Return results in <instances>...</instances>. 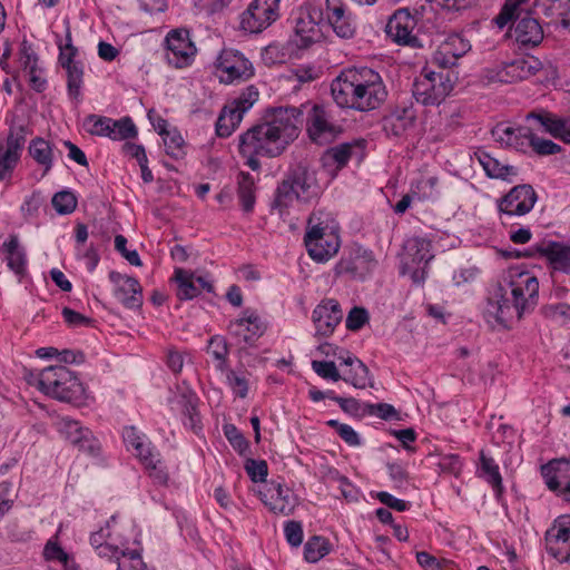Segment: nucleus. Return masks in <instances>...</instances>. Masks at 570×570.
<instances>
[{
	"instance_id": "obj_62",
	"label": "nucleus",
	"mask_w": 570,
	"mask_h": 570,
	"mask_svg": "<svg viewBox=\"0 0 570 570\" xmlns=\"http://www.w3.org/2000/svg\"><path fill=\"white\" fill-rule=\"evenodd\" d=\"M58 47L60 50L58 61L63 69L67 70V69L71 68L72 65L80 63V61L75 60V57L78 53L77 47H75L73 45L62 46L60 42H58Z\"/></svg>"
},
{
	"instance_id": "obj_60",
	"label": "nucleus",
	"mask_w": 570,
	"mask_h": 570,
	"mask_svg": "<svg viewBox=\"0 0 570 570\" xmlns=\"http://www.w3.org/2000/svg\"><path fill=\"white\" fill-rule=\"evenodd\" d=\"M438 183L439 179L435 176L422 177L412 186L413 191L419 194L422 198H431L434 195Z\"/></svg>"
},
{
	"instance_id": "obj_11",
	"label": "nucleus",
	"mask_w": 570,
	"mask_h": 570,
	"mask_svg": "<svg viewBox=\"0 0 570 570\" xmlns=\"http://www.w3.org/2000/svg\"><path fill=\"white\" fill-rule=\"evenodd\" d=\"M546 548L559 562L570 560V515L559 517L547 531Z\"/></svg>"
},
{
	"instance_id": "obj_22",
	"label": "nucleus",
	"mask_w": 570,
	"mask_h": 570,
	"mask_svg": "<svg viewBox=\"0 0 570 570\" xmlns=\"http://www.w3.org/2000/svg\"><path fill=\"white\" fill-rule=\"evenodd\" d=\"M487 313L492 315L504 328H509L514 318L520 320L523 316V313L519 311L517 304L512 301V296L508 297L503 293L502 286H499L493 297L489 298Z\"/></svg>"
},
{
	"instance_id": "obj_7",
	"label": "nucleus",
	"mask_w": 570,
	"mask_h": 570,
	"mask_svg": "<svg viewBox=\"0 0 570 570\" xmlns=\"http://www.w3.org/2000/svg\"><path fill=\"white\" fill-rule=\"evenodd\" d=\"M538 196L531 185L514 186L507 195L498 200V210L503 224H508L513 216H524L532 210Z\"/></svg>"
},
{
	"instance_id": "obj_13",
	"label": "nucleus",
	"mask_w": 570,
	"mask_h": 570,
	"mask_svg": "<svg viewBox=\"0 0 570 570\" xmlns=\"http://www.w3.org/2000/svg\"><path fill=\"white\" fill-rule=\"evenodd\" d=\"M415 26L416 20L410 11L407 9H399L389 19L385 31L397 45L416 48L421 45L416 36L413 35Z\"/></svg>"
},
{
	"instance_id": "obj_21",
	"label": "nucleus",
	"mask_w": 570,
	"mask_h": 570,
	"mask_svg": "<svg viewBox=\"0 0 570 570\" xmlns=\"http://www.w3.org/2000/svg\"><path fill=\"white\" fill-rule=\"evenodd\" d=\"M307 131L312 141L318 145L331 142L340 132L337 127L330 121L326 110L317 105L312 108L308 116Z\"/></svg>"
},
{
	"instance_id": "obj_43",
	"label": "nucleus",
	"mask_w": 570,
	"mask_h": 570,
	"mask_svg": "<svg viewBox=\"0 0 570 570\" xmlns=\"http://www.w3.org/2000/svg\"><path fill=\"white\" fill-rule=\"evenodd\" d=\"M525 146L532 147L533 151L540 156L554 155L561 151V146L549 139H543L533 134L529 128V135L525 139Z\"/></svg>"
},
{
	"instance_id": "obj_63",
	"label": "nucleus",
	"mask_w": 570,
	"mask_h": 570,
	"mask_svg": "<svg viewBox=\"0 0 570 570\" xmlns=\"http://www.w3.org/2000/svg\"><path fill=\"white\" fill-rule=\"evenodd\" d=\"M366 414H375L383 420L397 419V412L393 405L387 403L365 404Z\"/></svg>"
},
{
	"instance_id": "obj_48",
	"label": "nucleus",
	"mask_w": 570,
	"mask_h": 570,
	"mask_svg": "<svg viewBox=\"0 0 570 570\" xmlns=\"http://www.w3.org/2000/svg\"><path fill=\"white\" fill-rule=\"evenodd\" d=\"M117 570H145L146 564L144 563L141 556L138 551H124L116 559Z\"/></svg>"
},
{
	"instance_id": "obj_61",
	"label": "nucleus",
	"mask_w": 570,
	"mask_h": 570,
	"mask_svg": "<svg viewBox=\"0 0 570 570\" xmlns=\"http://www.w3.org/2000/svg\"><path fill=\"white\" fill-rule=\"evenodd\" d=\"M127 238L124 235H117L115 237V248L118 250L121 256L128 261L129 264L134 266H141L142 262L137 253V250H129L127 247Z\"/></svg>"
},
{
	"instance_id": "obj_64",
	"label": "nucleus",
	"mask_w": 570,
	"mask_h": 570,
	"mask_svg": "<svg viewBox=\"0 0 570 570\" xmlns=\"http://www.w3.org/2000/svg\"><path fill=\"white\" fill-rule=\"evenodd\" d=\"M287 542L293 547L301 546L303 541V528L298 521H288L284 528Z\"/></svg>"
},
{
	"instance_id": "obj_16",
	"label": "nucleus",
	"mask_w": 570,
	"mask_h": 570,
	"mask_svg": "<svg viewBox=\"0 0 570 570\" xmlns=\"http://www.w3.org/2000/svg\"><path fill=\"white\" fill-rule=\"evenodd\" d=\"M109 279L115 285L116 298L128 309H138L142 305V288L131 276L116 271L109 273Z\"/></svg>"
},
{
	"instance_id": "obj_25",
	"label": "nucleus",
	"mask_w": 570,
	"mask_h": 570,
	"mask_svg": "<svg viewBox=\"0 0 570 570\" xmlns=\"http://www.w3.org/2000/svg\"><path fill=\"white\" fill-rule=\"evenodd\" d=\"M537 120L547 132L554 138L570 144V118H560L549 111H532L527 115V120Z\"/></svg>"
},
{
	"instance_id": "obj_33",
	"label": "nucleus",
	"mask_w": 570,
	"mask_h": 570,
	"mask_svg": "<svg viewBox=\"0 0 570 570\" xmlns=\"http://www.w3.org/2000/svg\"><path fill=\"white\" fill-rule=\"evenodd\" d=\"M174 279L177 283L176 295L180 301H188L200 294V288L195 283V276L191 272L176 268Z\"/></svg>"
},
{
	"instance_id": "obj_23",
	"label": "nucleus",
	"mask_w": 570,
	"mask_h": 570,
	"mask_svg": "<svg viewBox=\"0 0 570 570\" xmlns=\"http://www.w3.org/2000/svg\"><path fill=\"white\" fill-rule=\"evenodd\" d=\"M325 13L328 24L340 38L350 39L355 35V23L341 0H326Z\"/></svg>"
},
{
	"instance_id": "obj_15",
	"label": "nucleus",
	"mask_w": 570,
	"mask_h": 570,
	"mask_svg": "<svg viewBox=\"0 0 570 570\" xmlns=\"http://www.w3.org/2000/svg\"><path fill=\"white\" fill-rule=\"evenodd\" d=\"M512 301L523 314L531 312L538 304L539 282L528 273H521L510 282Z\"/></svg>"
},
{
	"instance_id": "obj_40",
	"label": "nucleus",
	"mask_w": 570,
	"mask_h": 570,
	"mask_svg": "<svg viewBox=\"0 0 570 570\" xmlns=\"http://www.w3.org/2000/svg\"><path fill=\"white\" fill-rule=\"evenodd\" d=\"M207 351L217 362L216 367L224 371L227 366V355L229 353L226 338L222 335L212 336L208 341Z\"/></svg>"
},
{
	"instance_id": "obj_8",
	"label": "nucleus",
	"mask_w": 570,
	"mask_h": 570,
	"mask_svg": "<svg viewBox=\"0 0 570 570\" xmlns=\"http://www.w3.org/2000/svg\"><path fill=\"white\" fill-rule=\"evenodd\" d=\"M279 0H254L240 17V27L245 31L258 33L278 18Z\"/></svg>"
},
{
	"instance_id": "obj_29",
	"label": "nucleus",
	"mask_w": 570,
	"mask_h": 570,
	"mask_svg": "<svg viewBox=\"0 0 570 570\" xmlns=\"http://www.w3.org/2000/svg\"><path fill=\"white\" fill-rule=\"evenodd\" d=\"M2 250L6 254L7 266L16 275L22 277L27 271V254L20 245L19 237L16 234L9 236L2 244Z\"/></svg>"
},
{
	"instance_id": "obj_3",
	"label": "nucleus",
	"mask_w": 570,
	"mask_h": 570,
	"mask_svg": "<svg viewBox=\"0 0 570 570\" xmlns=\"http://www.w3.org/2000/svg\"><path fill=\"white\" fill-rule=\"evenodd\" d=\"M38 387L53 399L72 404H80L85 395L82 383L63 365L42 370L39 374Z\"/></svg>"
},
{
	"instance_id": "obj_31",
	"label": "nucleus",
	"mask_w": 570,
	"mask_h": 570,
	"mask_svg": "<svg viewBox=\"0 0 570 570\" xmlns=\"http://www.w3.org/2000/svg\"><path fill=\"white\" fill-rule=\"evenodd\" d=\"M404 261H409L410 264L420 265L424 263V265H428L434 257L433 254H431V242L423 237L409 238L404 244Z\"/></svg>"
},
{
	"instance_id": "obj_24",
	"label": "nucleus",
	"mask_w": 570,
	"mask_h": 570,
	"mask_svg": "<svg viewBox=\"0 0 570 570\" xmlns=\"http://www.w3.org/2000/svg\"><path fill=\"white\" fill-rule=\"evenodd\" d=\"M376 265L372 252H357L355 255L343 257L335 266L337 275H347L354 279H363Z\"/></svg>"
},
{
	"instance_id": "obj_59",
	"label": "nucleus",
	"mask_w": 570,
	"mask_h": 570,
	"mask_svg": "<svg viewBox=\"0 0 570 570\" xmlns=\"http://www.w3.org/2000/svg\"><path fill=\"white\" fill-rule=\"evenodd\" d=\"M416 561L424 570H443L451 563L448 559L439 560L426 551L416 552Z\"/></svg>"
},
{
	"instance_id": "obj_19",
	"label": "nucleus",
	"mask_w": 570,
	"mask_h": 570,
	"mask_svg": "<svg viewBox=\"0 0 570 570\" xmlns=\"http://www.w3.org/2000/svg\"><path fill=\"white\" fill-rule=\"evenodd\" d=\"M547 487L567 501H570V461L566 459L552 460L541 468Z\"/></svg>"
},
{
	"instance_id": "obj_2",
	"label": "nucleus",
	"mask_w": 570,
	"mask_h": 570,
	"mask_svg": "<svg viewBox=\"0 0 570 570\" xmlns=\"http://www.w3.org/2000/svg\"><path fill=\"white\" fill-rule=\"evenodd\" d=\"M331 94L338 107L357 111L379 108L387 96L381 76L370 68L342 71L332 81Z\"/></svg>"
},
{
	"instance_id": "obj_46",
	"label": "nucleus",
	"mask_w": 570,
	"mask_h": 570,
	"mask_svg": "<svg viewBox=\"0 0 570 570\" xmlns=\"http://www.w3.org/2000/svg\"><path fill=\"white\" fill-rule=\"evenodd\" d=\"M51 204L60 215L71 214L77 207V197L69 190H61L53 195Z\"/></svg>"
},
{
	"instance_id": "obj_18",
	"label": "nucleus",
	"mask_w": 570,
	"mask_h": 570,
	"mask_svg": "<svg viewBox=\"0 0 570 570\" xmlns=\"http://www.w3.org/2000/svg\"><path fill=\"white\" fill-rule=\"evenodd\" d=\"M343 317L341 305L333 298L323 299L313 311L312 321L316 335L328 337Z\"/></svg>"
},
{
	"instance_id": "obj_12",
	"label": "nucleus",
	"mask_w": 570,
	"mask_h": 570,
	"mask_svg": "<svg viewBox=\"0 0 570 570\" xmlns=\"http://www.w3.org/2000/svg\"><path fill=\"white\" fill-rule=\"evenodd\" d=\"M216 67L225 75L222 76V80L228 83L235 80L245 81L254 75L250 61L233 49L222 50L216 60Z\"/></svg>"
},
{
	"instance_id": "obj_34",
	"label": "nucleus",
	"mask_w": 570,
	"mask_h": 570,
	"mask_svg": "<svg viewBox=\"0 0 570 570\" xmlns=\"http://www.w3.org/2000/svg\"><path fill=\"white\" fill-rule=\"evenodd\" d=\"M28 151L35 161L45 168V173L51 169L53 164L52 148L47 140L36 137L30 141Z\"/></svg>"
},
{
	"instance_id": "obj_28",
	"label": "nucleus",
	"mask_w": 570,
	"mask_h": 570,
	"mask_svg": "<svg viewBox=\"0 0 570 570\" xmlns=\"http://www.w3.org/2000/svg\"><path fill=\"white\" fill-rule=\"evenodd\" d=\"M542 68L541 61L533 57L527 56L522 58H518L510 63H508L504 69V76L507 77L505 81H519L528 79L531 76H534Z\"/></svg>"
},
{
	"instance_id": "obj_38",
	"label": "nucleus",
	"mask_w": 570,
	"mask_h": 570,
	"mask_svg": "<svg viewBox=\"0 0 570 570\" xmlns=\"http://www.w3.org/2000/svg\"><path fill=\"white\" fill-rule=\"evenodd\" d=\"M546 254L554 269L570 273V247L558 243H551L547 247Z\"/></svg>"
},
{
	"instance_id": "obj_49",
	"label": "nucleus",
	"mask_w": 570,
	"mask_h": 570,
	"mask_svg": "<svg viewBox=\"0 0 570 570\" xmlns=\"http://www.w3.org/2000/svg\"><path fill=\"white\" fill-rule=\"evenodd\" d=\"M125 441L135 449L136 454L144 461L145 464L153 463V455L149 449L144 444L140 436L137 435L134 428L127 429L125 432Z\"/></svg>"
},
{
	"instance_id": "obj_30",
	"label": "nucleus",
	"mask_w": 570,
	"mask_h": 570,
	"mask_svg": "<svg viewBox=\"0 0 570 570\" xmlns=\"http://www.w3.org/2000/svg\"><path fill=\"white\" fill-rule=\"evenodd\" d=\"M529 135V127L508 126L505 124H498L492 129V136L494 139L507 146H512L517 149H523L525 147V139Z\"/></svg>"
},
{
	"instance_id": "obj_56",
	"label": "nucleus",
	"mask_w": 570,
	"mask_h": 570,
	"mask_svg": "<svg viewBox=\"0 0 570 570\" xmlns=\"http://www.w3.org/2000/svg\"><path fill=\"white\" fill-rule=\"evenodd\" d=\"M85 126L90 135L105 137L108 126H111V118L89 115L85 119Z\"/></svg>"
},
{
	"instance_id": "obj_44",
	"label": "nucleus",
	"mask_w": 570,
	"mask_h": 570,
	"mask_svg": "<svg viewBox=\"0 0 570 570\" xmlns=\"http://www.w3.org/2000/svg\"><path fill=\"white\" fill-rule=\"evenodd\" d=\"M328 552V543L322 537H313L304 546V557L308 562H317Z\"/></svg>"
},
{
	"instance_id": "obj_47",
	"label": "nucleus",
	"mask_w": 570,
	"mask_h": 570,
	"mask_svg": "<svg viewBox=\"0 0 570 570\" xmlns=\"http://www.w3.org/2000/svg\"><path fill=\"white\" fill-rule=\"evenodd\" d=\"M259 92L255 86H248L233 102V106L229 107L234 111H238L239 116H244V114L253 107V105L258 100Z\"/></svg>"
},
{
	"instance_id": "obj_50",
	"label": "nucleus",
	"mask_w": 570,
	"mask_h": 570,
	"mask_svg": "<svg viewBox=\"0 0 570 570\" xmlns=\"http://www.w3.org/2000/svg\"><path fill=\"white\" fill-rule=\"evenodd\" d=\"M224 435L240 455L245 454V452L249 449V442L245 439L243 433L234 425V424H225Z\"/></svg>"
},
{
	"instance_id": "obj_9",
	"label": "nucleus",
	"mask_w": 570,
	"mask_h": 570,
	"mask_svg": "<svg viewBox=\"0 0 570 570\" xmlns=\"http://www.w3.org/2000/svg\"><path fill=\"white\" fill-rule=\"evenodd\" d=\"M265 331V322L252 309H245L242 317L230 321L228 325L229 335L244 346H253Z\"/></svg>"
},
{
	"instance_id": "obj_27",
	"label": "nucleus",
	"mask_w": 570,
	"mask_h": 570,
	"mask_svg": "<svg viewBox=\"0 0 570 570\" xmlns=\"http://www.w3.org/2000/svg\"><path fill=\"white\" fill-rule=\"evenodd\" d=\"M515 39L523 46H538L543 39V30L538 19L527 11L514 27Z\"/></svg>"
},
{
	"instance_id": "obj_58",
	"label": "nucleus",
	"mask_w": 570,
	"mask_h": 570,
	"mask_svg": "<svg viewBox=\"0 0 570 570\" xmlns=\"http://www.w3.org/2000/svg\"><path fill=\"white\" fill-rule=\"evenodd\" d=\"M368 322V313L364 307H353L346 317V327L350 331H358Z\"/></svg>"
},
{
	"instance_id": "obj_39",
	"label": "nucleus",
	"mask_w": 570,
	"mask_h": 570,
	"mask_svg": "<svg viewBox=\"0 0 570 570\" xmlns=\"http://www.w3.org/2000/svg\"><path fill=\"white\" fill-rule=\"evenodd\" d=\"M242 119L243 117L239 116L238 111H234L229 107H224L216 121V134L219 137H229L240 124Z\"/></svg>"
},
{
	"instance_id": "obj_10",
	"label": "nucleus",
	"mask_w": 570,
	"mask_h": 570,
	"mask_svg": "<svg viewBox=\"0 0 570 570\" xmlns=\"http://www.w3.org/2000/svg\"><path fill=\"white\" fill-rule=\"evenodd\" d=\"M166 59L175 68L188 66L195 53L196 47L189 38V32L185 29L170 31L166 37Z\"/></svg>"
},
{
	"instance_id": "obj_6",
	"label": "nucleus",
	"mask_w": 570,
	"mask_h": 570,
	"mask_svg": "<svg viewBox=\"0 0 570 570\" xmlns=\"http://www.w3.org/2000/svg\"><path fill=\"white\" fill-rule=\"evenodd\" d=\"M453 83L449 73L426 72L413 83V96L424 106L441 104L452 91Z\"/></svg>"
},
{
	"instance_id": "obj_20",
	"label": "nucleus",
	"mask_w": 570,
	"mask_h": 570,
	"mask_svg": "<svg viewBox=\"0 0 570 570\" xmlns=\"http://www.w3.org/2000/svg\"><path fill=\"white\" fill-rule=\"evenodd\" d=\"M417 118L413 104L399 105L383 120V130L387 136L401 137L415 126Z\"/></svg>"
},
{
	"instance_id": "obj_57",
	"label": "nucleus",
	"mask_w": 570,
	"mask_h": 570,
	"mask_svg": "<svg viewBox=\"0 0 570 570\" xmlns=\"http://www.w3.org/2000/svg\"><path fill=\"white\" fill-rule=\"evenodd\" d=\"M111 126L116 127L117 140L135 138L138 134L137 128L130 117H124L118 120L111 119Z\"/></svg>"
},
{
	"instance_id": "obj_35",
	"label": "nucleus",
	"mask_w": 570,
	"mask_h": 570,
	"mask_svg": "<svg viewBox=\"0 0 570 570\" xmlns=\"http://www.w3.org/2000/svg\"><path fill=\"white\" fill-rule=\"evenodd\" d=\"M237 194L245 213H250L255 205V184L253 177L248 173H239Z\"/></svg>"
},
{
	"instance_id": "obj_1",
	"label": "nucleus",
	"mask_w": 570,
	"mask_h": 570,
	"mask_svg": "<svg viewBox=\"0 0 570 570\" xmlns=\"http://www.w3.org/2000/svg\"><path fill=\"white\" fill-rule=\"evenodd\" d=\"M303 110L299 107H274L265 111L262 121L239 137V153L247 158L246 165L258 170V157L274 158L284 153L303 126Z\"/></svg>"
},
{
	"instance_id": "obj_41",
	"label": "nucleus",
	"mask_w": 570,
	"mask_h": 570,
	"mask_svg": "<svg viewBox=\"0 0 570 570\" xmlns=\"http://www.w3.org/2000/svg\"><path fill=\"white\" fill-rule=\"evenodd\" d=\"M27 131L24 126L11 127L6 141L4 154L20 159L21 150L26 142Z\"/></svg>"
},
{
	"instance_id": "obj_45",
	"label": "nucleus",
	"mask_w": 570,
	"mask_h": 570,
	"mask_svg": "<svg viewBox=\"0 0 570 570\" xmlns=\"http://www.w3.org/2000/svg\"><path fill=\"white\" fill-rule=\"evenodd\" d=\"M67 89L72 99L78 100L80 97V88L83 83V66L82 63L72 65L67 69Z\"/></svg>"
},
{
	"instance_id": "obj_26",
	"label": "nucleus",
	"mask_w": 570,
	"mask_h": 570,
	"mask_svg": "<svg viewBox=\"0 0 570 570\" xmlns=\"http://www.w3.org/2000/svg\"><path fill=\"white\" fill-rule=\"evenodd\" d=\"M363 148L362 140H354L352 142H343L337 146L328 148L322 156L324 166H335L336 169H342L353 156H360Z\"/></svg>"
},
{
	"instance_id": "obj_4",
	"label": "nucleus",
	"mask_w": 570,
	"mask_h": 570,
	"mask_svg": "<svg viewBox=\"0 0 570 570\" xmlns=\"http://www.w3.org/2000/svg\"><path fill=\"white\" fill-rule=\"evenodd\" d=\"M315 195L314 174L305 165L298 164L278 185L273 206L282 214L294 200L307 203Z\"/></svg>"
},
{
	"instance_id": "obj_32",
	"label": "nucleus",
	"mask_w": 570,
	"mask_h": 570,
	"mask_svg": "<svg viewBox=\"0 0 570 570\" xmlns=\"http://www.w3.org/2000/svg\"><path fill=\"white\" fill-rule=\"evenodd\" d=\"M480 476L491 484L497 498L500 499L503 493V484L499 465L484 451L480 452Z\"/></svg>"
},
{
	"instance_id": "obj_51",
	"label": "nucleus",
	"mask_w": 570,
	"mask_h": 570,
	"mask_svg": "<svg viewBox=\"0 0 570 570\" xmlns=\"http://www.w3.org/2000/svg\"><path fill=\"white\" fill-rule=\"evenodd\" d=\"M441 45L451 52L453 59L463 57L471 49L469 40L456 33L449 36Z\"/></svg>"
},
{
	"instance_id": "obj_53",
	"label": "nucleus",
	"mask_w": 570,
	"mask_h": 570,
	"mask_svg": "<svg viewBox=\"0 0 570 570\" xmlns=\"http://www.w3.org/2000/svg\"><path fill=\"white\" fill-rule=\"evenodd\" d=\"M312 368L322 379L331 380L334 382L342 380V375L334 362L314 360L312 361Z\"/></svg>"
},
{
	"instance_id": "obj_52",
	"label": "nucleus",
	"mask_w": 570,
	"mask_h": 570,
	"mask_svg": "<svg viewBox=\"0 0 570 570\" xmlns=\"http://www.w3.org/2000/svg\"><path fill=\"white\" fill-rule=\"evenodd\" d=\"M542 315L551 321L566 323L570 321V305L566 303L548 304L541 308Z\"/></svg>"
},
{
	"instance_id": "obj_14",
	"label": "nucleus",
	"mask_w": 570,
	"mask_h": 570,
	"mask_svg": "<svg viewBox=\"0 0 570 570\" xmlns=\"http://www.w3.org/2000/svg\"><path fill=\"white\" fill-rule=\"evenodd\" d=\"M323 19V11L313 6L301 7L295 17V35L299 38L297 46L307 48L316 41L318 35V23Z\"/></svg>"
},
{
	"instance_id": "obj_55",
	"label": "nucleus",
	"mask_w": 570,
	"mask_h": 570,
	"mask_svg": "<svg viewBox=\"0 0 570 570\" xmlns=\"http://www.w3.org/2000/svg\"><path fill=\"white\" fill-rule=\"evenodd\" d=\"M60 433L71 443H79L85 436V432H89L88 429H83L77 421L62 420L60 426Z\"/></svg>"
},
{
	"instance_id": "obj_54",
	"label": "nucleus",
	"mask_w": 570,
	"mask_h": 570,
	"mask_svg": "<svg viewBox=\"0 0 570 570\" xmlns=\"http://www.w3.org/2000/svg\"><path fill=\"white\" fill-rule=\"evenodd\" d=\"M244 468L253 482L257 483L264 482L266 480L268 474V466L266 461L247 459L245 461Z\"/></svg>"
},
{
	"instance_id": "obj_17",
	"label": "nucleus",
	"mask_w": 570,
	"mask_h": 570,
	"mask_svg": "<svg viewBox=\"0 0 570 570\" xmlns=\"http://www.w3.org/2000/svg\"><path fill=\"white\" fill-rule=\"evenodd\" d=\"M262 502L275 514L289 515L293 513L297 498L289 488L281 483H271L264 491H259Z\"/></svg>"
},
{
	"instance_id": "obj_5",
	"label": "nucleus",
	"mask_w": 570,
	"mask_h": 570,
	"mask_svg": "<svg viewBox=\"0 0 570 570\" xmlns=\"http://www.w3.org/2000/svg\"><path fill=\"white\" fill-rule=\"evenodd\" d=\"M322 213H313L307 223L304 243L308 255L318 263L331 259L340 248L338 235L321 220Z\"/></svg>"
},
{
	"instance_id": "obj_36",
	"label": "nucleus",
	"mask_w": 570,
	"mask_h": 570,
	"mask_svg": "<svg viewBox=\"0 0 570 570\" xmlns=\"http://www.w3.org/2000/svg\"><path fill=\"white\" fill-rule=\"evenodd\" d=\"M342 380L356 389H365L367 385L373 386L370 370L361 360L354 361V364L348 367V371L342 375Z\"/></svg>"
},
{
	"instance_id": "obj_37",
	"label": "nucleus",
	"mask_w": 570,
	"mask_h": 570,
	"mask_svg": "<svg viewBox=\"0 0 570 570\" xmlns=\"http://www.w3.org/2000/svg\"><path fill=\"white\" fill-rule=\"evenodd\" d=\"M166 121L163 120V125H159V135L164 136V145L166 154L175 159L181 158L185 155L184 139L177 130L167 131L165 130Z\"/></svg>"
},
{
	"instance_id": "obj_42",
	"label": "nucleus",
	"mask_w": 570,
	"mask_h": 570,
	"mask_svg": "<svg viewBox=\"0 0 570 570\" xmlns=\"http://www.w3.org/2000/svg\"><path fill=\"white\" fill-rule=\"evenodd\" d=\"M528 0H505L500 13L495 17L494 21L499 28H504L509 22L521 17V6Z\"/></svg>"
}]
</instances>
